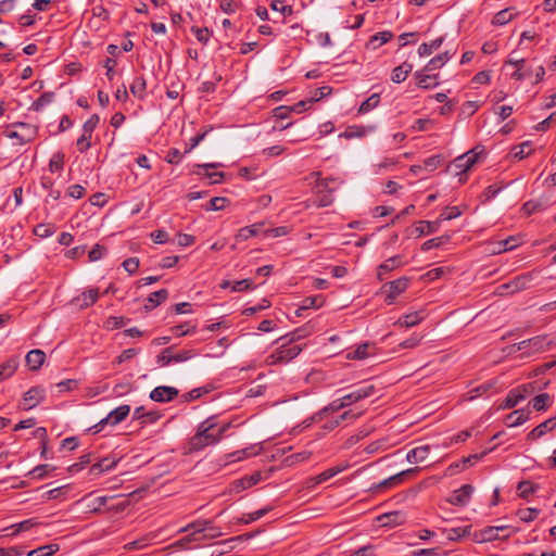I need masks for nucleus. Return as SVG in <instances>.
Here are the masks:
<instances>
[{"mask_svg":"<svg viewBox=\"0 0 556 556\" xmlns=\"http://www.w3.org/2000/svg\"><path fill=\"white\" fill-rule=\"evenodd\" d=\"M528 396V390L526 387L513 389L507 394L503 403L500 404V408L509 409L517 406L520 402L525 401Z\"/></svg>","mask_w":556,"mask_h":556,"instance_id":"nucleus-13","label":"nucleus"},{"mask_svg":"<svg viewBox=\"0 0 556 556\" xmlns=\"http://www.w3.org/2000/svg\"><path fill=\"white\" fill-rule=\"evenodd\" d=\"M376 393V387L374 384H364L352 392L345 394L342 396L344 403L346 406H350L351 404L357 403L364 399H367L369 396H372Z\"/></svg>","mask_w":556,"mask_h":556,"instance_id":"nucleus-10","label":"nucleus"},{"mask_svg":"<svg viewBox=\"0 0 556 556\" xmlns=\"http://www.w3.org/2000/svg\"><path fill=\"white\" fill-rule=\"evenodd\" d=\"M556 427L555 419H548L536 426L528 434V440H536L543 437L545 433L552 431Z\"/></svg>","mask_w":556,"mask_h":556,"instance_id":"nucleus-24","label":"nucleus"},{"mask_svg":"<svg viewBox=\"0 0 556 556\" xmlns=\"http://www.w3.org/2000/svg\"><path fill=\"white\" fill-rule=\"evenodd\" d=\"M452 55L448 54V52H444L442 54H439L434 58H432L426 65V71H435L441 68L450 59Z\"/></svg>","mask_w":556,"mask_h":556,"instance_id":"nucleus-40","label":"nucleus"},{"mask_svg":"<svg viewBox=\"0 0 556 556\" xmlns=\"http://www.w3.org/2000/svg\"><path fill=\"white\" fill-rule=\"evenodd\" d=\"M430 453V445H420L412 448L406 454V460L410 464H417L424 462Z\"/></svg>","mask_w":556,"mask_h":556,"instance_id":"nucleus-21","label":"nucleus"},{"mask_svg":"<svg viewBox=\"0 0 556 556\" xmlns=\"http://www.w3.org/2000/svg\"><path fill=\"white\" fill-rule=\"evenodd\" d=\"M496 245H497V248L492 250V252L494 254L511 250L515 247H517V243H516V240L514 238H508L506 240L498 241L496 243Z\"/></svg>","mask_w":556,"mask_h":556,"instance_id":"nucleus-61","label":"nucleus"},{"mask_svg":"<svg viewBox=\"0 0 556 556\" xmlns=\"http://www.w3.org/2000/svg\"><path fill=\"white\" fill-rule=\"evenodd\" d=\"M413 65L404 62L403 64L396 66L391 74V80L395 84L403 83L408 74L412 72Z\"/></svg>","mask_w":556,"mask_h":556,"instance_id":"nucleus-30","label":"nucleus"},{"mask_svg":"<svg viewBox=\"0 0 556 556\" xmlns=\"http://www.w3.org/2000/svg\"><path fill=\"white\" fill-rule=\"evenodd\" d=\"M532 279L533 276L531 273L519 275L510 281L498 286L497 293L500 295H507L525 290L530 286Z\"/></svg>","mask_w":556,"mask_h":556,"instance_id":"nucleus-5","label":"nucleus"},{"mask_svg":"<svg viewBox=\"0 0 556 556\" xmlns=\"http://www.w3.org/2000/svg\"><path fill=\"white\" fill-rule=\"evenodd\" d=\"M56 231V227L53 224H38L34 228V235L39 238H48Z\"/></svg>","mask_w":556,"mask_h":556,"instance_id":"nucleus-46","label":"nucleus"},{"mask_svg":"<svg viewBox=\"0 0 556 556\" xmlns=\"http://www.w3.org/2000/svg\"><path fill=\"white\" fill-rule=\"evenodd\" d=\"M442 161L443 160H442L441 155H439V154L431 155V156L427 157L426 160H424V162L421 163V167L426 172L431 173L441 166Z\"/></svg>","mask_w":556,"mask_h":556,"instance_id":"nucleus-47","label":"nucleus"},{"mask_svg":"<svg viewBox=\"0 0 556 556\" xmlns=\"http://www.w3.org/2000/svg\"><path fill=\"white\" fill-rule=\"evenodd\" d=\"M510 54V58L506 61V64L516 67V71L511 74V77L516 80H523L531 75L530 68L525 67V59H517Z\"/></svg>","mask_w":556,"mask_h":556,"instance_id":"nucleus-17","label":"nucleus"},{"mask_svg":"<svg viewBox=\"0 0 556 556\" xmlns=\"http://www.w3.org/2000/svg\"><path fill=\"white\" fill-rule=\"evenodd\" d=\"M36 525H37V522L35 521V519H27V520H24L22 522L11 526L10 529L13 530L12 534L14 535L20 532L28 531Z\"/></svg>","mask_w":556,"mask_h":556,"instance_id":"nucleus-60","label":"nucleus"},{"mask_svg":"<svg viewBox=\"0 0 556 556\" xmlns=\"http://www.w3.org/2000/svg\"><path fill=\"white\" fill-rule=\"evenodd\" d=\"M515 15L516 13L513 9H504L494 15L492 24L496 26L506 25L515 17Z\"/></svg>","mask_w":556,"mask_h":556,"instance_id":"nucleus-38","label":"nucleus"},{"mask_svg":"<svg viewBox=\"0 0 556 556\" xmlns=\"http://www.w3.org/2000/svg\"><path fill=\"white\" fill-rule=\"evenodd\" d=\"M26 364L31 370L39 369L46 359V354L41 350H31L27 353L26 357Z\"/></svg>","mask_w":556,"mask_h":556,"instance_id":"nucleus-25","label":"nucleus"},{"mask_svg":"<svg viewBox=\"0 0 556 556\" xmlns=\"http://www.w3.org/2000/svg\"><path fill=\"white\" fill-rule=\"evenodd\" d=\"M64 157L65 155L61 151L53 153L49 161V170L61 174L64 167Z\"/></svg>","mask_w":556,"mask_h":556,"instance_id":"nucleus-39","label":"nucleus"},{"mask_svg":"<svg viewBox=\"0 0 556 556\" xmlns=\"http://www.w3.org/2000/svg\"><path fill=\"white\" fill-rule=\"evenodd\" d=\"M325 303V298L323 295H313V296H306L302 301V305L300 306V309H308V308H319Z\"/></svg>","mask_w":556,"mask_h":556,"instance_id":"nucleus-45","label":"nucleus"},{"mask_svg":"<svg viewBox=\"0 0 556 556\" xmlns=\"http://www.w3.org/2000/svg\"><path fill=\"white\" fill-rule=\"evenodd\" d=\"M548 401H549V395L546 394V393H542V394H539V395L534 396L530 401V404L533 407V409H535V410H543V409L546 408Z\"/></svg>","mask_w":556,"mask_h":556,"instance_id":"nucleus-55","label":"nucleus"},{"mask_svg":"<svg viewBox=\"0 0 556 556\" xmlns=\"http://www.w3.org/2000/svg\"><path fill=\"white\" fill-rule=\"evenodd\" d=\"M540 514L538 508H522L517 511V516L525 522L533 521Z\"/></svg>","mask_w":556,"mask_h":556,"instance_id":"nucleus-53","label":"nucleus"},{"mask_svg":"<svg viewBox=\"0 0 556 556\" xmlns=\"http://www.w3.org/2000/svg\"><path fill=\"white\" fill-rule=\"evenodd\" d=\"M302 334L300 330H296L286 337H282L278 340L281 342L279 349L268 356V364H287L288 362L295 358L303 350V344L294 343L298 339H300Z\"/></svg>","mask_w":556,"mask_h":556,"instance_id":"nucleus-2","label":"nucleus"},{"mask_svg":"<svg viewBox=\"0 0 556 556\" xmlns=\"http://www.w3.org/2000/svg\"><path fill=\"white\" fill-rule=\"evenodd\" d=\"M218 442L219 439L215 432V416H211L199 424L195 433L188 440L187 452H199Z\"/></svg>","mask_w":556,"mask_h":556,"instance_id":"nucleus-1","label":"nucleus"},{"mask_svg":"<svg viewBox=\"0 0 556 556\" xmlns=\"http://www.w3.org/2000/svg\"><path fill=\"white\" fill-rule=\"evenodd\" d=\"M483 153V150L475 148L463 155L456 157L453 161V167L456 170L457 175H462L467 173L471 167L478 162V159Z\"/></svg>","mask_w":556,"mask_h":556,"instance_id":"nucleus-6","label":"nucleus"},{"mask_svg":"<svg viewBox=\"0 0 556 556\" xmlns=\"http://www.w3.org/2000/svg\"><path fill=\"white\" fill-rule=\"evenodd\" d=\"M346 407L344 401L342 397L340 399H337L334 401H332L328 406L324 407L319 413H318V416L321 417V415L324 414H327V413H337L339 412L340 409Z\"/></svg>","mask_w":556,"mask_h":556,"instance_id":"nucleus-56","label":"nucleus"},{"mask_svg":"<svg viewBox=\"0 0 556 556\" xmlns=\"http://www.w3.org/2000/svg\"><path fill=\"white\" fill-rule=\"evenodd\" d=\"M263 225H264L263 223H257V224H253L251 226L242 227L241 229H239V231L236 236V240L237 241H245L252 237L257 236L260 233V230Z\"/></svg>","mask_w":556,"mask_h":556,"instance_id":"nucleus-31","label":"nucleus"},{"mask_svg":"<svg viewBox=\"0 0 556 556\" xmlns=\"http://www.w3.org/2000/svg\"><path fill=\"white\" fill-rule=\"evenodd\" d=\"M372 351L374 344L365 342L359 344L354 351L348 352L346 358L362 361L371 356L374 354Z\"/></svg>","mask_w":556,"mask_h":556,"instance_id":"nucleus-22","label":"nucleus"},{"mask_svg":"<svg viewBox=\"0 0 556 556\" xmlns=\"http://www.w3.org/2000/svg\"><path fill=\"white\" fill-rule=\"evenodd\" d=\"M184 157V154L176 148H170L165 156V161L169 164H179Z\"/></svg>","mask_w":556,"mask_h":556,"instance_id":"nucleus-64","label":"nucleus"},{"mask_svg":"<svg viewBox=\"0 0 556 556\" xmlns=\"http://www.w3.org/2000/svg\"><path fill=\"white\" fill-rule=\"evenodd\" d=\"M414 77L416 79L417 86L421 89H432L439 86V75L431 74V71H426V67L417 71L414 74Z\"/></svg>","mask_w":556,"mask_h":556,"instance_id":"nucleus-11","label":"nucleus"},{"mask_svg":"<svg viewBox=\"0 0 556 556\" xmlns=\"http://www.w3.org/2000/svg\"><path fill=\"white\" fill-rule=\"evenodd\" d=\"M129 413H130L129 405H126V404L121 405V406L116 407L115 409H113L112 412H110L105 418L101 419L99 421V424L94 426V428H100V430H101L103 425L116 426V425L121 424L123 420H125L126 417L129 415ZM97 431H99V429Z\"/></svg>","mask_w":556,"mask_h":556,"instance_id":"nucleus-8","label":"nucleus"},{"mask_svg":"<svg viewBox=\"0 0 556 556\" xmlns=\"http://www.w3.org/2000/svg\"><path fill=\"white\" fill-rule=\"evenodd\" d=\"M187 531L191 532V538L182 539V540L178 541V544L182 545L184 542L199 540L195 535L204 532L202 526H198V520L188 525L187 527L180 529V532H187Z\"/></svg>","mask_w":556,"mask_h":556,"instance_id":"nucleus-44","label":"nucleus"},{"mask_svg":"<svg viewBox=\"0 0 556 556\" xmlns=\"http://www.w3.org/2000/svg\"><path fill=\"white\" fill-rule=\"evenodd\" d=\"M375 130L376 126L374 125H352L346 127L345 131L341 136L346 139L363 138L374 132Z\"/></svg>","mask_w":556,"mask_h":556,"instance_id":"nucleus-18","label":"nucleus"},{"mask_svg":"<svg viewBox=\"0 0 556 556\" xmlns=\"http://www.w3.org/2000/svg\"><path fill=\"white\" fill-rule=\"evenodd\" d=\"M528 419V412H526L525 409H517L507 415L506 424L508 427H517L526 422Z\"/></svg>","mask_w":556,"mask_h":556,"instance_id":"nucleus-32","label":"nucleus"},{"mask_svg":"<svg viewBox=\"0 0 556 556\" xmlns=\"http://www.w3.org/2000/svg\"><path fill=\"white\" fill-rule=\"evenodd\" d=\"M409 281V278L401 277L399 279L384 283L382 286V292L386 294L387 303L393 304L395 299L408 288Z\"/></svg>","mask_w":556,"mask_h":556,"instance_id":"nucleus-7","label":"nucleus"},{"mask_svg":"<svg viewBox=\"0 0 556 556\" xmlns=\"http://www.w3.org/2000/svg\"><path fill=\"white\" fill-rule=\"evenodd\" d=\"M53 92H45L33 103L31 109L38 112L42 110L46 105L50 104L53 101Z\"/></svg>","mask_w":556,"mask_h":556,"instance_id":"nucleus-50","label":"nucleus"},{"mask_svg":"<svg viewBox=\"0 0 556 556\" xmlns=\"http://www.w3.org/2000/svg\"><path fill=\"white\" fill-rule=\"evenodd\" d=\"M153 538L151 535H144L138 540H134V541L125 544L124 548L127 551L142 549L150 544V541Z\"/></svg>","mask_w":556,"mask_h":556,"instance_id":"nucleus-48","label":"nucleus"},{"mask_svg":"<svg viewBox=\"0 0 556 556\" xmlns=\"http://www.w3.org/2000/svg\"><path fill=\"white\" fill-rule=\"evenodd\" d=\"M418 470H419L418 468H409V469L403 470V471H401L396 475H393V476L389 477L388 479H384L383 481H381L378 484V488L379 489H389V488L399 485L404 481L406 476L415 475Z\"/></svg>","mask_w":556,"mask_h":556,"instance_id":"nucleus-19","label":"nucleus"},{"mask_svg":"<svg viewBox=\"0 0 556 556\" xmlns=\"http://www.w3.org/2000/svg\"><path fill=\"white\" fill-rule=\"evenodd\" d=\"M99 298L98 289H89L81 293V295L77 299L80 302V307H88L96 303Z\"/></svg>","mask_w":556,"mask_h":556,"instance_id":"nucleus-41","label":"nucleus"},{"mask_svg":"<svg viewBox=\"0 0 556 556\" xmlns=\"http://www.w3.org/2000/svg\"><path fill=\"white\" fill-rule=\"evenodd\" d=\"M424 318H425V315L421 311L413 312V313H409V314H406V315L400 317L394 323V326L410 328V327H414V326H417L418 324H420L424 320Z\"/></svg>","mask_w":556,"mask_h":556,"instance_id":"nucleus-20","label":"nucleus"},{"mask_svg":"<svg viewBox=\"0 0 556 556\" xmlns=\"http://www.w3.org/2000/svg\"><path fill=\"white\" fill-rule=\"evenodd\" d=\"M54 470V467L48 464H42L36 466L33 470L28 472V476L36 479H43L50 471Z\"/></svg>","mask_w":556,"mask_h":556,"instance_id":"nucleus-52","label":"nucleus"},{"mask_svg":"<svg viewBox=\"0 0 556 556\" xmlns=\"http://www.w3.org/2000/svg\"><path fill=\"white\" fill-rule=\"evenodd\" d=\"M18 367V361L15 357L7 359L0 365V382L12 377Z\"/></svg>","mask_w":556,"mask_h":556,"instance_id":"nucleus-29","label":"nucleus"},{"mask_svg":"<svg viewBox=\"0 0 556 556\" xmlns=\"http://www.w3.org/2000/svg\"><path fill=\"white\" fill-rule=\"evenodd\" d=\"M59 551L56 544L40 546L27 554V556H51Z\"/></svg>","mask_w":556,"mask_h":556,"instance_id":"nucleus-49","label":"nucleus"},{"mask_svg":"<svg viewBox=\"0 0 556 556\" xmlns=\"http://www.w3.org/2000/svg\"><path fill=\"white\" fill-rule=\"evenodd\" d=\"M346 468H348V465H337L334 467H331V468L320 472L316 477L312 478L313 485L320 484V483L329 480L330 478L344 471Z\"/></svg>","mask_w":556,"mask_h":556,"instance_id":"nucleus-26","label":"nucleus"},{"mask_svg":"<svg viewBox=\"0 0 556 556\" xmlns=\"http://www.w3.org/2000/svg\"><path fill=\"white\" fill-rule=\"evenodd\" d=\"M46 397V390L42 387L30 388L23 396L22 407L29 410L40 404Z\"/></svg>","mask_w":556,"mask_h":556,"instance_id":"nucleus-9","label":"nucleus"},{"mask_svg":"<svg viewBox=\"0 0 556 556\" xmlns=\"http://www.w3.org/2000/svg\"><path fill=\"white\" fill-rule=\"evenodd\" d=\"M173 348L169 346V348H166L164 349L159 355H157V358H156V363L162 366V367H165V366H168L173 363Z\"/></svg>","mask_w":556,"mask_h":556,"instance_id":"nucleus-57","label":"nucleus"},{"mask_svg":"<svg viewBox=\"0 0 556 556\" xmlns=\"http://www.w3.org/2000/svg\"><path fill=\"white\" fill-rule=\"evenodd\" d=\"M91 137L92 134L85 132V130H83L81 136L76 141L77 149L80 152H85L91 147Z\"/></svg>","mask_w":556,"mask_h":556,"instance_id":"nucleus-59","label":"nucleus"},{"mask_svg":"<svg viewBox=\"0 0 556 556\" xmlns=\"http://www.w3.org/2000/svg\"><path fill=\"white\" fill-rule=\"evenodd\" d=\"M168 298V291L166 289H161L159 291L152 292L146 303H144V309L146 311H152L156 306H159L161 303L165 302Z\"/></svg>","mask_w":556,"mask_h":556,"instance_id":"nucleus-23","label":"nucleus"},{"mask_svg":"<svg viewBox=\"0 0 556 556\" xmlns=\"http://www.w3.org/2000/svg\"><path fill=\"white\" fill-rule=\"evenodd\" d=\"M513 533V530L508 526H492L486 527L482 531L483 540L492 541V540H501L507 539Z\"/></svg>","mask_w":556,"mask_h":556,"instance_id":"nucleus-15","label":"nucleus"},{"mask_svg":"<svg viewBox=\"0 0 556 556\" xmlns=\"http://www.w3.org/2000/svg\"><path fill=\"white\" fill-rule=\"evenodd\" d=\"M68 490H70V485L68 484L61 485V486H58V488H54L52 490L47 491L42 495V497L45 500H47V501L62 498L67 493Z\"/></svg>","mask_w":556,"mask_h":556,"instance_id":"nucleus-51","label":"nucleus"},{"mask_svg":"<svg viewBox=\"0 0 556 556\" xmlns=\"http://www.w3.org/2000/svg\"><path fill=\"white\" fill-rule=\"evenodd\" d=\"M160 418L157 412H146L143 406H139L134 410V419L140 420L142 424L155 422Z\"/></svg>","mask_w":556,"mask_h":556,"instance_id":"nucleus-34","label":"nucleus"},{"mask_svg":"<svg viewBox=\"0 0 556 556\" xmlns=\"http://www.w3.org/2000/svg\"><path fill=\"white\" fill-rule=\"evenodd\" d=\"M37 135V126L24 122L13 123L4 130V136L9 139L15 140L20 146L31 142L36 139Z\"/></svg>","mask_w":556,"mask_h":556,"instance_id":"nucleus-3","label":"nucleus"},{"mask_svg":"<svg viewBox=\"0 0 556 556\" xmlns=\"http://www.w3.org/2000/svg\"><path fill=\"white\" fill-rule=\"evenodd\" d=\"M146 89L147 83L143 76L136 77L130 84V92L140 100L146 98Z\"/></svg>","mask_w":556,"mask_h":556,"instance_id":"nucleus-35","label":"nucleus"},{"mask_svg":"<svg viewBox=\"0 0 556 556\" xmlns=\"http://www.w3.org/2000/svg\"><path fill=\"white\" fill-rule=\"evenodd\" d=\"M198 526H202L204 532L213 530V533L203 534L201 538L203 540L215 539L222 535L219 529L211 520H198Z\"/></svg>","mask_w":556,"mask_h":556,"instance_id":"nucleus-42","label":"nucleus"},{"mask_svg":"<svg viewBox=\"0 0 556 556\" xmlns=\"http://www.w3.org/2000/svg\"><path fill=\"white\" fill-rule=\"evenodd\" d=\"M404 265L403 258L401 255H395L389 257L383 263H381L377 268V277L379 280H383L387 273L392 271Z\"/></svg>","mask_w":556,"mask_h":556,"instance_id":"nucleus-16","label":"nucleus"},{"mask_svg":"<svg viewBox=\"0 0 556 556\" xmlns=\"http://www.w3.org/2000/svg\"><path fill=\"white\" fill-rule=\"evenodd\" d=\"M531 141H525L520 144L514 146L510 150V156L515 160H523L532 153Z\"/></svg>","mask_w":556,"mask_h":556,"instance_id":"nucleus-28","label":"nucleus"},{"mask_svg":"<svg viewBox=\"0 0 556 556\" xmlns=\"http://www.w3.org/2000/svg\"><path fill=\"white\" fill-rule=\"evenodd\" d=\"M462 215L460 210L457 206H447L440 215V220H451Z\"/></svg>","mask_w":556,"mask_h":556,"instance_id":"nucleus-63","label":"nucleus"},{"mask_svg":"<svg viewBox=\"0 0 556 556\" xmlns=\"http://www.w3.org/2000/svg\"><path fill=\"white\" fill-rule=\"evenodd\" d=\"M380 102V96L378 93H372L369 98H367L358 108V114H366L372 109L377 108Z\"/></svg>","mask_w":556,"mask_h":556,"instance_id":"nucleus-43","label":"nucleus"},{"mask_svg":"<svg viewBox=\"0 0 556 556\" xmlns=\"http://www.w3.org/2000/svg\"><path fill=\"white\" fill-rule=\"evenodd\" d=\"M116 464H117L116 459L105 457V458L101 459L100 462H98L97 464H93L90 468V472L92 475H99L101 472H105V471L113 469L116 466Z\"/></svg>","mask_w":556,"mask_h":556,"instance_id":"nucleus-36","label":"nucleus"},{"mask_svg":"<svg viewBox=\"0 0 556 556\" xmlns=\"http://www.w3.org/2000/svg\"><path fill=\"white\" fill-rule=\"evenodd\" d=\"M188 323L172 327V332L177 337H184L195 332L197 327H188Z\"/></svg>","mask_w":556,"mask_h":556,"instance_id":"nucleus-58","label":"nucleus"},{"mask_svg":"<svg viewBox=\"0 0 556 556\" xmlns=\"http://www.w3.org/2000/svg\"><path fill=\"white\" fill-rule=\"evenodd\" d=\"M392 37H393V34L391 31H388V30L379 31L371 37L370 43L374 45V48H377V47L390 41Z\"/></svg>","mask_w":556,"mask_h":556,"instance_id":"nucleus-54","label":"nucleus"},{"mask_svg":"<svg viewBox=\"0 0 556 556\" xmlns=\"http://www.w3.org/2000/svg\"><path fill=\"white\" fill-rule=\"evenodd\" d=\"M548 206L547 201L543 200H529L522 205V212L526 215H532L538 212L545 211Z\"/></svg>","mask_w":556,"mask_h":556,"instance_id":"nucleus-33","label":"nucleus"},{"mask_svg":"<svg viewBox=\"0 0 556 556\" xmlns=\"http://www.w3.org/2000/svg\"><path fill=\"white\" fill-rule=\"evenodd\" d=\"M549 345V341L545 336H536L528 340H523L513 345L514 351L522 352V356H531L535 353L545 351Z\"/></svg>","mask_w":556,"mask_h":556,"instance_id":"nucleus-4","label":"nucleus"},{"mask_svg":"<svg viewBox=\"0 0 556 556\" xmlns=\"http://www.w3.org/2000/svg\"><path fill=\"white\" fill-rule=\"evenodd\" d=\"M473 486L471 484H464L459 489L455 490L451 497L448 498V503L455 506H464L466 505L472 493Z\"/></svg>","mask_w":556,"mask_h":556,"instance_id":"nucleus-14","label":"nucleus"},{"mask_svg":"<svg viewBox=\"0 0 556 556\" xmlns=\"http://www.w3.org/2000/svg\"><path fill=\"white\" fill-rule=\"evenodd\" d=\"M210 391H211V389L207 387H200V388H195V389L191 390L190 392L186 393L184 395V397H185V401L191 402V401H195V400L200 399L202 395L208 393Z\"/></svg>","mask_w":556,"mask_h":556,"instance_id":"nucleus-62","label":"nucleus"},{"mask_svg":"<svg viewBox=\"0 0 556 556\" xmlns=\"http://www.w3.org/2000/svg\"><path fill=\"white\" fill-rule=\"evenodd\" d=\"M440 220L429 222V220H419L414 229V233L417 237H421L422 235L433 233L439 229Z\"/></svg>","mask_w":556,"mask_h":556,"instance_id":"nucleus-27","label":"nucleus"},{"mask_svg":"<svg viewBox=\"0 0 556 556\" xmlns=\"http://www.w3.org/2000/svg\"><path fill=\"white\" fill-rule=\"evenodd\" d=\"M444 41V37H439L431 42L427 43L424 42L418 47V54L420 56H428L431 53H433L435 50H438Z\"/></svg>","mask_w":556,"mask_h":556,"instance_id":"nucleus-37","label":"nucleus"},{"mask_svg":"<svg viewBox=\"0 0 556 556\" xmlns=\"http://www.w3.org/2000/svg\"><path fill=\"white\" fill-rule=\"evenodd\" d=\"M178 395V390L174 387L160 386L150 393V399L159 403H167Z\"/></svg>","mask_w":556,"mask_h":556,"instance_id":"nucleus-12","label":"nucleus"}]
</instances>
